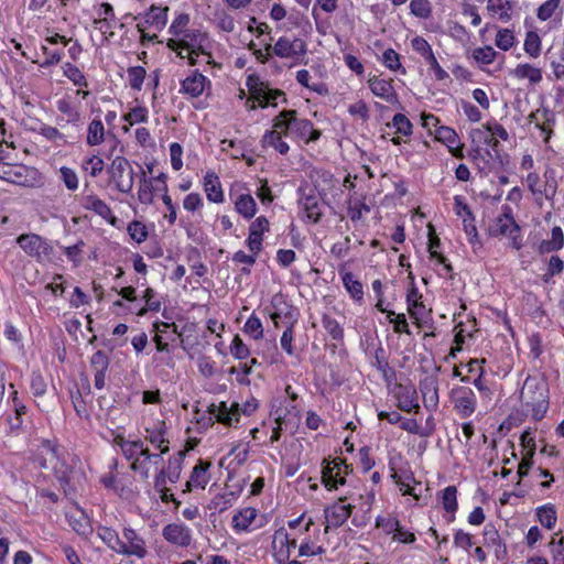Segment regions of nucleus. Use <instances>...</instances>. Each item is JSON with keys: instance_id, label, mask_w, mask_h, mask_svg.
<instances>
[{"instance_id": "nucleus-1", "label": "nucleus", "mask_w": 564, "mask_h": 564, "mask_svg": "<svg viewBox=\"0 0 564 564\" xmlns=\"http://www.w3.org/2000/svg\"><path fill=\"white\" fill-rule=\"evenodd\" d=\"M296 110H282L273 120V128L281 129V133L288 135L291 131L306 143L317 141L321 137V131L314 129L313 122L308 119H297Z\"/></svg>"}, {"instance_id": "nucleus-2", "label": "nucleus", "mask_w": 564, "mask_h": 564, "mask_svg": "<svg viewBox=\"0 0 564 564\" xmlns=\"http://www.w3.org/2000/svg\"><path fill=\"white\" fill-rule=\"evenodd\" d=\"M17 242L26 254L40 262L50 259L53 253V247L35 234H22L17 238Z\"/></svg>"}, {"instance_id": "nucleus-3", "label": "nucleus", "mask_w": 564, "mask_h": 564, "mask_svg": "<svg viewBox=\"0 0 564 564\" xmlns=\"http://www.w3.org/2000/svg\"><path fill=\"white\" fill-rule=\"evenodd\" d=\"M109 174L119 192L127 194L132 191L134 173L126 158L116 156L109 167Z\"/></svg>"}, {"instance_id": "nucleus-4", "label": "nucleus", "mask_w": 564, "mask_h": 564, "mask_svg": "<svg viewBox=\"0 0 564 564\" xmlns=\"http://www.w3.org/2000/svg\"><path fill=\"white\" fill-rule=\"evenodd\" d=\"M247 86L253 98L259 101V106L262 108L276 106V99L283 97V102H286L285 94L280 89H270L264 87V84L259 80L256 75H250L247 79Z\"/></svg>"}, {"instance_id": "nucleus-5", "label": "nucleus", "mask_w": 564, "mask_h": 564, "mask_svg": "<svg viewBox=\"0 0 564 564\" xmlns=\"http://www.w3.org/2000/svg\"><path fill=\"white\" fill-rule=\"evenodd\" d=\"M411 45L416 53L424 57L431 69H433L437 80H443L448 77V74L440 66L431 45L424 37L415 36L412 39Z\"/></svg>"}, {"instance_id": "nucleus-6", "label": "nucleus", "mask_w": 564, "mask_h": 564, "mask_svg": "<svg viewBox=\"0 0 564 564\" xmlns=\"http://www.w3.org/2000/svg\"><path fill=\"white\" fill-rule=\"evenodd\" d=\"M398 391L395 398L398 400V408L403 412H419L420 405L417 403V392L413 386L397 384Z\"/></svg>"}, {"instance_id": "nucleus-7", "label": "nucleus", "mask_w": 564, "mask_h": 564, "mask_svg": "<svg viewBox=\"0 0 564 564\" xmlns=\"http://www.w3.org/2000/svg\"><path fill=\"white\" fill-rule=\"evenodd\" d=\"M520 231L519 225L516 223L511 215V208L505 206V213L496 219L495 225L490 226L489 232L491 236H512Z\"/></svg>"}, {"instance_id": "nucleus-8", "label": "nucleus", "mask_w": 564, "mask_h": 564, "mask_svg": "<svg viewBox=\"0 0 564 564\" xmlns=\"http://www.w3.org/2000/svg\"><path fill=\"white\" fill-rule=\"evenodd\" d=\"M269 230V220L264 216L258 217L249 227L247 245L251 252L259 253L262 248V235Z\"/></svg>"}, {"instance_id": "nucleus-9", "label": "nucleus", "mask_w": 564, "mask_h": 564, "mask_svg": "<svg viewBox=\"0 0 564 564\" xmlns=\"http://www.w3.org/2000/svg\"><path fill=\"white\" fill-rule=\"evenodd\" d=\"M354 507L351 505H339L335 503L332 507H327L325 512V518L327 520V524L325 527V532L327 533L330 527L338 528L343 525L346 520L350 517Z\"/></svg>"}, {"instance_id": "nucleus-10", "label": "nucleus", "mask_w": 564, "mask_h": 564, "mask_svg": "<svg viewBox=\"0 0 564 564\" xmlns=\"http://www.w3.org/2000/svg\"><path fill=\"white\" fill-rule=\"evenodd\" d=\"M299 193L301 194L299 204L303 207L307 218L315 224L318 223L323 216V213L319 208L318 198L314 189H311L310 193H306L302 187H300Z\"/></svg>"}, {"instance_id": "nucleus-11", "label": "nucleus", "mask_w": 564, "mask_h": 564, "mask_svg": "<svg viewBox=\"0 0 564 564\" xmlns=\"http://www.w3.org/2000/svg\"><path fill=\"white\" fill-rule=\"evenodd\" d=\"M164 539L178 546H188L191 544V531L187 527L177 523H170L163 528Z\"/></svg>"}, {"instance_id": "nucleus-12", "label": "nucleus", "mask_w": 564, "mask_h": 564, "mask_svg": "<svg viewBox=\"0 0 564 564\" xmlns=\"http://www.w3.org/2000/svg\"><path fill=\"white\" fill-rule=\"evenodd\" d=\"M455 410L462 417L470 416L476 409V398L470 389H460L454 399Z\"/></svg>"}, {"instance_id": "nucleus-13", "label": "nucleus", "mask_w": 564, "mask_h": 564, "mask_svg": "<svg viewBox=\"0 0 564 564\" xmlns=\"http://www.w3.org/2000/svg\"><path fill=\"white\" fill-rule=\"evenodd\" d=\"M207 36L205 33L199 30H193L185 33V37H183V44H187L184 46V50H188L192 54L198 55H208L210 54L205 48V41Z\"/></svg>"}, {"instance_id": "nucleus-14", "label": "nucleus", "mask_w": 564, "mask_h": 564, "mask_svg": "<svg viewBox=\"0 0 564 564\" xmlns=\"http://www.w3.org/2000/svg\"><path fill=\"white\" fill-rule=\"evenodd\" d=\"M340 463H345V459L335 458L334 460H329L325 458L323 460L322 482L328 490L337 489V482H335V478L340 474Z\"/></svg>"}, {"instance_id": "nucleus-15", "label": "nucleus", "mask_w": 564, "mask_h": 564, "mask_svg": "<svg viewBox=\"0 0 564 564\" xmlns=\"http://www.w3.org/2000/svg\"><path fill=\"white\" fill-rule=\"evenodd\" d=\"M369 87L376 96L386 99L388 102L399 104L398 97L393 93V87L390 80L373 77L369 79Z\"/></svg>"}, {"instance_id": "nucleus-16", "label": "nucleus", "mask_w": 564, "mask_h": 564, "mask_svg": "<svg viewBox=\"0 0 564 564\" xmlns=\"http://www.w3.org/2000/svg\"><path fill=\"white\" fill-rule=\"evenodd\" d=\"M204 188L207 198L213 203H221L224 200L223 189L219 178L215 172L208 171L204 177Z\"/></svg>"}, {"instance_id": "nucleus-17", "label": "nucleus", "mask_w": 564, "mask_h": 564, "mask_svg": "<svg viewBox=\"0 0 564 564\" xmlns=\"http://www.w3.org/2000/svg\"><path fill=\"white\" fill-rule=\"evenodd\" d=\"M205 82L206 77L196 70L193 76L182 82V90L191 97H198L204 91Z\"/></svg>"}, {"instance_id": "nucleus-18", "label": "nucleus", "mask_w": 564, "mask_h": 564, "mask_svg": "<svg viewBox=\"0 0 564 564\" xmlns=\"http://www.w3.org/2000/svg\"><path fill=\"white\" fill-rule=\"evenodd\" d=\"M420 390L426 408L438 404L437 382L433 378H425L420 382Z\"/></svg>"}, {"instance_id": "nucleus-19", "label": "nucleus", "mask_w": 564, "mask_h": 564, "mask_svg": "<svg viewBox=\"0 0 564 564\" xmlns=\"http://www.w3.org/2000/svg\"><path fill=\"white\" fill-rule=\"evenodd\" d=\"M24 172L25 167L23 165H19L17 169H13L8 163H0V180L23 185L26 182Z\"/></svg>"}, {"instance_id": "nucleus-20", "label": "nucleus", "mask_w": 564, "mask_h": 564, "mask_svg": "<svg viewBox=\"0 0 564 564\" xmlns=\"http://www.w3.org/2000/svg\"><path fill=\"white\" fill-rule=\"evenodd\" d=\"M547 394L546 384L538 381L535 378L528 377L521 390V399L527 403L528 398L538 397L542 393Z\"/></svg>"}, {"instance_id": "nucleus-21", "label": "nucleus", "mask_w": 564, "mask_h": 564, "mask_svg": "<svg viewBox=\"0 0 564 564\" xmlns=\"http://www.w3.org/2000/svg\"><path fill=\"white\" fill-rule=\"evenodd\" d=\"M257 517V510L248 507L240 510L232 518V527L237 531H246Z\"/></svg>"}, {"instance_id": "nucleus-22", "label": "nucleus", "mask_w": 564, "mask_h": 564, "mask_svg": "<svg viewBox=\"0 0 564 564\" xmlns=\"http://www.w3.org/2000/svg\"><path fill=\"white\" fill-rule=\"evenodd\" d=\"M547 398V394H543V392L538 397L528 398V402L525 404L532 408V417L535 421H540L544 417L549 409Z\"/></svg>"}, {"instance_id": "nucleus-23", "label": "nucleus", "mask_w": 564, "mask_h": 564, "mask_svg": "<svg viewBox=\"0 0 564 564\" xmlns=\"http://www.w3.org/2000/svg\"><path fill=\"white\" fill-rule=\"evenodd\" d=\"M279 130L280 129L274 128V130L267 131L262 138V145L273 147L279 153L286 154L290 148L288 143L282 140Z\"/></svg>"}, {"instance_id": "nucleus-24", "label": "nucleus", "mask_w": 564, "mask_h": 564, "mask_svg": "<svg viewBox=\"0 0 564 564\" xmlns=\"http://www.w3.org/2000/svg\"><path fill=\"white\" fill-rule=\"evenodd\" d=\"M167 7L161 8L152 4L145 14V22L154 25L156 29H162L167 21Z\"/></svg>"}, {"instance_id": "nucleus-25", "label": "nucleus", "mask_w": 564, "mask_h": 564, "mask_svg": "<svg viewBox=\"0 0 564 564\" xmlns=\"http://www.w3.org/2000/svg\"><path fill=\"white\" fill-rule=\"evenodd\" d=\"M536 517L539 522L549 530L554 528L557 520L555 507L551 503L538 507Z\"/></svg>"}, {"instance_id": "nucleus-26", "label": "nucleus", "mask_w": 564, "mask_h": 564, "mask_svg": "<svg viewBox=\"0 0 564 564\" xmlns=\"http://www.w3.org/2000/svg\"><path fill=\"white\" fill-rule=\"evenodd\" d=\"M212 464L209 462H205L199 459L196 466L193 468L189 479L194 482L195 486L202 487L203 489L208 482L209 477L207 476V470Z\"/></svg>"}, {"instance_id": "nucleus-27", "label": "nucleus", "mask_w": 564, "mask_h": 564, "mask_svg": "<svg viewBox=\"0 0 564 564\" xmlns=\"http://www.w3.org/2000/svg\"><path fill=\"white\" fill-rule=\"evenodd\" d=\"M237 212L246 218H252L257 210L256 200L251 195L242 194L236 202Z\"/></svg>"}, {"instance_id": "nucleus-28", "label": "nucleus", "mask_w": 564, "mask_h": 564, "mask_svg": "<svg viewBox=\"0 0 564 564\" xmlns=\"http://www.w3.org/2000/svg\"><path fill=\"white\" fill-rule=\"evenodd\" d=\"M68 521L73 530L79 535L88 536L93 532L90 520L84 512H80L77 518L70 516Z\"/></svg>"}, {"instance_id": "nucleus-29", "label": "nucleus", "mask_w": 564, "mask_h": 564, "mask_svg": "<svg viewBox=\"0 0 564 564\" xmlns=\"http://www.w3.org/2000/svg\"><path fill=\"white\" fill-rule=\"evenodd\" d=\"M184 457L185 452L180 451L172 458H170L166 471L170 482L175 484L180 479Z\"/></svg>"}, {"instance_id": "nucleus-30", "label": "nucleus", "mask_w": 564, "mask_h": 564, "mask_svg": "<svg viewBox=\"0 0 564 564\" xmlns=\"http://www.w3.org/2000/svg\"><path fill=\"white\" fill-rule=\"evenodd\" d=\"M513 74L518 78H529L532 84L540 83L542 80L541 69L531 66L530 64H520L513 70Z\"/></svg>"}, {"instance_id": "nucleus-31", "label": "nucleus", "mask_w": 564, "mask_h": 564, "mask_svg": "<svg viewBox=\"0 0 564 564\" xmlns=\"http://www.w3.org/2000/svg\"><path fill=\"white\" fill-rule=\"evenodd\" d=\"M381 354H383L382 348L376 350V367L382 373L384 381L387 383H391L393 380H395L397 373L395 370L389 366V362L384 359V357L380 356Z\"/></svg>"}, {"instance_id": "nucleus-32", "label": "nucleus", "mask_w": 564, "mask_h": 564, "mask_svg": "<svg viewBox=\"0 0 564 564\" xmlns=\"http://www.w3.org/2000/svg\"><path fill=\"white\" fill-rule=\"evenodd\" d=\"M457 489L455 486H448L442 491V503L447 512L452 513L448 521L454 520V513L457 510Z\"/></svg>"}, {"instance_id": "nucleus-33", "label": "nucleus", "mask_w": 564, "mask_h": 564, "mask_svg": "<svg viewBox=\"0 0 564 564\" xmlns=\"http://www.w3.org/2000/svg\"><path fill=\"white\" fill-rule=\"evenodd\" d=\"M343 283L352 299L358 301L362 299V284L361 282L355 279V275L351 272H346L343 275Z\"/></svg>"}, {"instance_id": "nucleus-34", "label": "nucleus", "mask_w": 564, "mask_h": 564, "mask_svg": "<svg viewBox=\"0 0 564 564\" xmlns=\"http://www.w3.org/2000/svg\"><path fill=\"white\" fill-rule=\"evenodd\" d=\"M436 140L443 142L448 149H453L454 144L458 142V135L456 131L449 127L441 126L434 130Z\"/></svg>"}, {"instance_id": "nucleus-35", "label": "nucleus", "mask_w": 564, "mask_h": 564, "mask_svg": "<svg viewBox=\"0 0 564 564\" xmlns=\"http://www.w3.org/2000/svg\"><path fill=\"white\" fill-rule=\"evenodd\" d=\"M105 130L100 120H93L88 127L87 143L97 145L104 141Z\"/></svg>"}, {"instance_id": "nucleus-36", "label": "nucleus", "mask_w": 564, "mask_h": 564, "mask_svg": "<svg viewBox=\"0 0 564 564\" xmlns=\"http://www.w3.org/2000/svg\"><path fill=\"white\" fill-rule=\"evenodd\" d=\"M265 50H272L276 56L282 58L292 57V41L285 36H282L276 41L274 46L267 44Z\"/></svg>"}, {"instance_id": "nucleus-37", "label": "nucleus", "mask_w": 564, "mask_h": 564, "mask_svg": "<svg viewBox=\"0 0 564 564\" xmlns=\"http://www.w3.org/2000/svg\"><path fill=\"white\" fill-rule=\"evenodd\" d=\"M88 202H89V206H88L89 209H91L93 212H95L97 215H99L100 217H102L105 219H109L111 217L112 218L111 223L113 224V221L116 220V217H113L111 215L110 207L104 200H101L100 198H98L96 196H90V197H88Z\"/></svg>"}, {"instance_id": "nucleus-38", "label": "nucleus", "mask_w": 564, "mask_h": 564, "mask_svg": "<svg viewBox=\"0 0 564 564\" xmlns=\"http://www.w3.org/2000/svg\"><path fill=\"white\" fill-rule=\"evenodd\" d=\"M524 51L531 57H538L541 52V39L534 31H529L524 40Z\"/></svg>"}, {"instance_id": "nucleus-39", "label": "nucleus", "mask_w": 564, "mask_h": 564, "mask_svg": "<svg viewBox=\"0 0 564 564\" xmlns=\"http://www.w3.org/2000/svg\"><path fill=\"white\" fill-rule=\"evenodd\" d=\"M188 23L189 15L187 13H181L172 22L169 32L175 36L183 35V37H185V33L192 31L187 29Z\"/></svg>"}, {"instance_id": "nucleus-40", "label": "nucleus", "mask_w": 564, "mask_h": 564, "mask_svg": "<svg viewBox=\"0 0 564 564\" xmlns=\"http://www.w3.org/2000/svg\"><path fill=\"white\" fill-rule=\"evenodd\" d=\"M497 55L498 53L489 45L473 51L474 59L484 65L492 63Z\"/></svg>"}, {"instance_id": "nucleus-41", "label": "nucleus", "mask_w": 564, "mask_h": 564, "mask_svg": "<svg viewBox=\"0 0 564 564\" xmlns=\"http://www.w3.org/2000/svg\"><path fill=\"white\" fill-rule=\"evenodd\" d=\"M324 328L334 340H341L344 337V329L338 322L328 315H324L322 319Z\"/></svg>"}, {"instance_id": "nucleus-42", "label": "nucleus", "mask_w": 564, "mask_h": 564, "mask_svg": "<svg viewBox=\"0 0 564 564\" xmlns=\"http://www.w3.org/2000/svg\"><path fill=\"white\" fill-rule=\"evenodd\" d=\"M98 535L112 550H115V551L119 550L120 543L122 541L119 539L118 533L115 530L107 528V527H101V528H99Z\"/></svg>"}, {"instance_id": "nucleus-43", "label": "nucleus", "mask_w": 564, "mask_h": 564, "mask_svg": "<svg viewBox=\"0 0 564 564\" xmlns=\"http://www.w3.org/2000/svg\"><path fill=\"white\" fill-rule=\"evenodd\" d=\"M245 333L251 335L254 339L263 337V327L260 318L252 314L246 322L243 327Z\"/></svg>"}, {"instance_id": "nucleus-44", "label": "nucleus", "mask_w": 564, "mask_h": 564, "mask_svg": "<svg viewBox=\"0 0 564 564\" xmlns=\"http://www.w3.org/2000/svg\"><path fill=\"white\" fill-rule=\"evenodd\" d=\"M533 457H534L533 452L528 451L524 453L523 457L521 458V460L518 465V471H517V475L519 478V480L517 482L518 486L521 484L522 479L529 475V471L534 464Z\"/></svg>"}, {"instance_id": "nucleus-45", "label": "nucleus", "mask_w": 564, "mask_h": 564, "mask_svg": "<svg viewBox=\"0 0 564 564\" xmlns=\"http://www.w3.org/2000/svg\"><path fill=\"white\" fill-rule=\"evenodd\" d=\"M387 127H391L390 123ZM392 127L395 128L398 133L403 135H410L412 133V123L411 121L403 115L397 113L392 119Z\"/></svg>"}, {"instance_id": "nucleus-46", "label": "nucleus", "mask_w": 564, "mask_h": 564, "mask_svg": "<svg viewBox=\"0 0 564 564\" xmlns=\"http://www.w3.org/2000/svg\"><path fill=\"white\" fill-rule=\"evenodd\" d=\"M463 212L466 214V218L463 220L464 230L470 237L469 241L474 243L478 238L477 229L474 224L475 218L468 205H464Z\"/></svg>"}, {"instance_id": "nucleus-47", "label": "nucleus", "mask_w": 564, "mask_h": 564, "mask_svg": "<svg viewBox=\"0 0 564 564\" xmlns=\"http://www.w3.org/2000/svg\"><path fill=\"white\" fill-rule=\"evenodd\" d=\"M411 13L421 19H427L432 13L429 0H412L410 3Z\"/></svg>"}, {"instance_id": "nucleus-48", "label": "nucleus", "mask_w": 564, "mask_h": 564, "mask_svg": "<svg viewBox=\"0 0 564 564\" xmlns=\"http://www.w3.org/2000/svg\"><path fill=\"white\" fill-rule=\"evenodd\" d=\"M64 75L76 86H87V80L79 68L70 63L64 65Z\"/></svg>"}, {"instance_id": "nucleus-49", "label": "nucleus", "mask_w": 564, "mask_h": 564, "mask_svg": "<svg viewBox=\"0 0 564 564\" xmlns=\"http://www.w3.org/2000/svg\"><path fill=\"white\" fill-rule=\"evenodd\" d=\"M129 84L132 89L140 90L145 77V69L142 66L128 68Z\"/></svg>"}, {"instance_id": "nucleus-50", "label": "nucleus", "mask_w": 564, "mask_h": 564, "mask_svg": "<svg viewBox=\"0 0 564 564\" xmlns=\"http://www.w3.org/2000/svg\"><path fill=\"white\" fill-rule=\"evenodd\" d=\"M128 232L135 242L141 243L148 238V230L145 226L139 221L133 220L128 225Z\"/></svg>"}, {"instance_id": "nucleus-51", "label": "nucleus", "mask_w": 564, "mask_h": 564, "mask_svg": "<svg viewBox=\"0 0 564 564\" xmlns=\"http://www.w3.org/2000/svg\"><path fill=\"white\" fill-rule=\"evenodd\" d=\"M153 187L150 180H147L144 171H142L141 185L138 192L139 200L142 204H152L153 202Z\"/></svg>"}, {"instance_id": "nucleus-52", "label": "nucleus", "mask_w": 564, "mask_h": 564, "mask_svg": "<svg viewBox=\"0 0 564 564\" xmlns=\"http://www.w3.org/2000/svg\"><path fill=\"white\" fill-rule=\"evenodd\" d=\"M514 36L511 30L501 29L496 35V45L503 51H508L513 46Z\"/></svg>"}, {"instance_id": "nucleus-53", "label": "nucleus", "mask_w": 564, "mask_h": 564, "mask_svg": "<svg viewBox=\"0 0 564 564\" xmlns=\"http://www.w3.org/2000/svg\"><path fill=\"white\" fill-rule=\"evenodd\" d=\"M382 62L391 70L402 69V73H405L400 63V55L393 48H387L383 52Z\"/></svg>"}, {"instance_id": "nucleus-54", "label": "nucleus", "mask_w": 564, "mask_h": 564, "mask_svg": "<svg viewBox=\"0 0 564 564\" xmlns=\"http://www.w3.org/2000/svg\"><path fill=\"white\" fill-rule=\"evenodd\" d=\"M230 352L235 358L242 360L250 355L248 346L243 343L239 335H236L230 345Z\"/></svg>"}, {"instance_id": "nucleus-55", "label": "nucleus", "mask_w": 564, "mask_h": 564, "mask_svg": "<svg viewBox=\"0 0 564 564\" xmlns=\"http://www.w3.org/2000/svg\"><path fill=\"white\" fill-rule=\"evenodd\" d=\"M388 319L393 324V330L395 333L410 334L409 325L404 314H395L393 311H389Z\"/></svg>"}, {"instance_id": "nucleus-56", "label": "nucleus", "mask_w": 564, "mask_h": 564, "mask_svg": "<svg viewBox=\"0 0 564 564\" xmlns=\"http://www.w3.org/2000/svg\"><path fill=\"white\" fill-rule=\"evenodd\" d=\"M143 541L132 542L129 544L121 542L118 552L129 555H137L138 557L142 558L147 554V550L143 547Z\"/></svg>"}, {"instance_id": "nucleus-57", "label": "nucleus", "mask_w": 564, "mask_h": 564, "mask_svg": "<svg viewBox=\"0 0 564 564\" xmlns=\"http://www.w3.org/2000/svg\"><path fill=\"white\" fill-rule=\"evenodd\" d=\"M389 530L397 532V538L402 543H412L415 541V535L412 532L404 531L400 525L399 520L389 521Z\"/></svg>"}, {"instance_id": "nucleus-58", "label": "nucleus", "mask_w": 564, "mask_h": 564, "mask_svg": "<svg viewBox=\"0 0 564 564\" xmlns=\"http://www.w3.org/2000/svg\"><path fill=\"white\" fill-rule=\"evenodd\" d=\"M558 6H560V0H547V1H545L538 9V13H536L538 18L541 21L549 20L554 14V12L558 8Z\"/></svg>"}, {"instance_id": "nucleus-59", "label": "nucleus", "mask_w": 564, "mask_h": 564, "mask_svg": "<svg viewBox=\"0 0 564 564\" xmlns=\"http://www.w3.org/2000/svg\"><path fill=\"white\" fill-rule=\"evenodd\" d=\"M91 367L96 371H107L110 360L109 357L102 350H97L90 359Z\"/></svg>"}, {"instance_id": "nucleus-60", "label": "nucleus", "mask_w": 564, "mask_h": 564, "mask_svg": "<svg viewBox=\"0 0 564 564\" xmlns=\"http://www.w3.org/2000/svg\"><path fill=\"white\" fill-rule=\"evenodd\" d=\"M62 180L69 191H75L78 187V177L76 173L66 166L61 167L59 170Z\"/></svg>"}, {"instance_id": "nucleus-61", "label": "nucleus", "mask_w": 564, "mask_h": 564, "mask_svg": "<svg viewBox=\"0 0 564 564\" xmlns=\"http://www.w3.org/2000/svg\"><path fill=\"white\" fill-rule=\"evenodd\" d=\"M123 120L130 124L135 122H145L148 120V110L144 107H135L129 113L123 116Z\"/></svg>"}, {"instance_id": "nucleus-62", "label": "nucleus", "mask_w": 564, "mask_h": 564, "mask_svg": "<svg viewBox=\"0 0 564 564\" xmlns=\"http://www.w3.org/2000/svg\"><path fill=\"white\" fill-rule=\"evenodd\" d=\"M183 149L180 143L174 142L170 145L171 164L175 171H178L183 166L182 161Z\"/></svg>"}, {"instance_id": "nucleus-63", "label": "nucleus", "mask_w": 564, "mask_h": 564, "mask_svg": "<svg viewBox=\"0 0 564 564\" xmlns=\"http://www.w3.org/2000/svg\"><path fill=\"white\" fill-rule=\"evenodd\" d=\"M408 312L410 316L419 323L424 317L427 311L423 302L419 299H415L413 303H410L408 305Z\"/></svg>"}, {"instance_id": "nucleus-64", "label": "nucleus", "mask_w": 564, "mask_h": 564, "mask_svg": "<svg viewBox=\"0 0 564 564\" xmlns=\"http://www.w3.org/2000/svg\"><path fill=\"white\" fill-rule=\"evenodd\" d=\"M454 544L457 547H462L468 551L473 546V539L469 533L464 532L463 530H457L454 535Z\"/></svg>"}]
</instances>
